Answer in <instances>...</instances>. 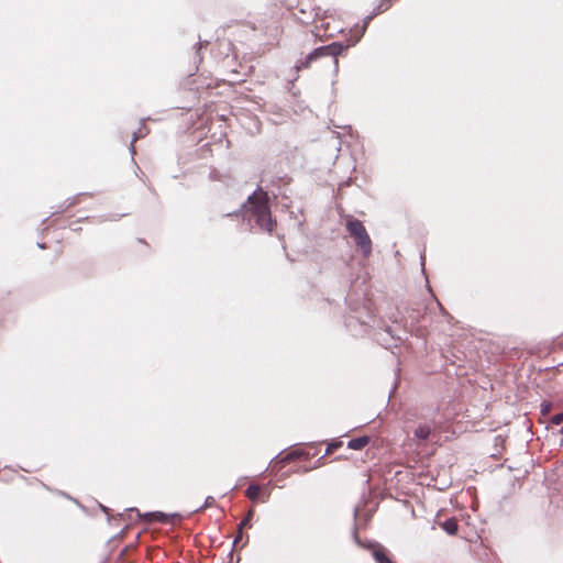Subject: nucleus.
<instances>
[{"label": "nucleus", "mask_w": 563, "mask_h": 563, "mask_svg": "<svg viewBox=\"0 0 563 563\" xmlns=\"http://www.w3.org/2000/svg\"><path fill=\"white\" fill-rule=\"evenodd\" d=\"M243 217L255 224L263 231L272 233L275 230L276 221L273 220L268 206V195L261 188L254 191L247 201L243 205Z\"/></svg>", "instance_id": "obj_1"}, {"label": "nucleus", "mask_w": 563, "mask_h": 563, "mask_svg": "<svg viewBox=\"0 0 563 563\" xmlns=\"http://www.w3.org/2000/svg\"><path fill=\"white\" fill-rule=\"evenodd\" d=\"M346 230L354 239L356 246L362 251L365 257L372 253V240L362 221L350 218L346 221Z\"/></svg>", "instance_id": "obj_2"}, {"label": "nucleus", "mask_w": 563, "mask_h": 563, "mask_svg": "<svg viewBox=\"0 0 563 563\" xmlns=\"http://www.w3.org/2000/svg\"><path fill=\"white\" fill-rule=\"evenodd\" d=\"M347 45H344L339 42H333L325 46H320L316 48L312 53H310L305 60L300 62V64L297 66V69L308 68L310 67L311 63L322 58L331 56L334 58V64L338 66V56L341 55L344 51L347 49Z\"/></svg>", "instance_id": "obj_3"}, {"label": "nucleus", "mask_w": 563, "mask_h": 563, "mask_svg": "<svg viewBox=\"0 0 563 563\" xmlns=\"http://www.w3.org/2000/svg\"><path fill=\"white\" fill-rule=\"evenodd\" d=\"M311 456L310 452L303 449H295L280 457L279 463L287 464L292 461H307Z\"/></svg>", "instance_id": "obj_4"}, {"label": "nucleus", "mask_w": 563, "mask_h": 563, "mask_svg": "<svg viewBox=\"0 0 563 563\" xmlns=\"http://www.w3.org/2000/svg\"><path fill=\"white\" fill-rule=\"evenodd\" d=\"M373 558L376 563H396L388 550H386L383 545L376 544L373 547Z\"/></svg>", "instance_id": "obj_5"}, {"label": "nucleus", "mask_w": 563, "mask_h": 563, "mask_svg": "<svg viewBox=\"0 0 563 563\" xmlns=\"http://www.w3.org/2000/svg\"><path fill=\"white\" fill-rule=\"evenodd\" d=\"M246 497L252 501H262L264 503L265 499L262 497L263 489L262 486L257 484L250 485L245 490Z\"/></svg>", "instance_id": "obj_6"}, {"label": "nucleus", "mask_w": 563, "mask_h": 563, "mask_svg": "<svg viewBox=\"0 0 563 563\" xmlns=\"http://www.w3.org/2000/svg\"><path fill=\"white\" fill-rule=\"evenodd\" d=\"M369 441L371 439L367 435L355 438L349 441L347 448L352 450H362L369 443Z\"/></svg>", "instance_id": "obj_7"}, {"label": "nucleus", "mask_w": 563, "mask_h": 563, "mask_svg": "<svg viewBox=\"0 0 563 563\" xmlns=\"http://www.w3.org/2000/svg\"><path fill=\"white\" fill-rule=\"evenodd\" d=\"M441 527L446 533L451 536H455L459 531V523L455 518L446 519L441 523Z\"/></svg>", "instance_id": "obj_8"}, {"label": "nucleus", "mask_w": 563, "mask_h": 563, "mask_svg": "<svg viewBox=\"0 0 563 563\" xmlns=\"http://www.w3.org/2000/svg\"><path fill=\"white\" fill-rule=\"evenodd\" d=\"M431 433V428L429 424H419L415 430V435L419 440H427Z\"/></svg>", "instance_id": "obj_9"}, {"label": "nucleus", "mask_w": 563, "mask_h": 563, "mask_svg": "<svg viewBox=\"0 0 563 563\" xmlns=\"http://www.w3.org/2000/svg\"><path fill=\"white\" fill-rule=\"evenodd\" d=\"M343 445L342 441L334 440L330 442L325 449L324 456L333 454L338 449Z\"/></svg>", "instance_id": "obj_10"}, {"label": "nucleus", "mask_w": 563, "mask_h": 563, "mask_svg": "<svg viewBox=\"0 0 563 563\" xmlns=\"http://www.w3.org/2000/svg\"><path fill=\"white\" fill-rule=\"evenodd\" d=\"M563 422V412L556 413L551 418V423L559 426Z\"/></svg>", "instance_id": "obj_11"}, {"label": "nucleus", "mask_w": 563, "mask_h": 563, "mask_svg": "<svg viewBox=\"0 0 563 563\" xmlns=\"http://www.w3.org/2000/svg\"><path fill=\"white\" fill-rule=\"evenodd\" d=\"M142 136H143V135H142L141 133H140V134H139V133H134L133 139H132V142H131V151H132V153H133V154L135 153V151H134V143H135L140 137H142Z\"/></svg>", "instance_id": "obj_12"}, {"label": "nucleus", "mask_w": 563, "mask_h": 563, "mask_svg": "<svg viewBox=\"0 0 563 563\" xmlns=\"http://www.w3.org/2000/svg\"><path fill=\"white\" fill-rule=\"evenodd\" d=\"M251 515H252V511H250L249 516L241 521L240 529H242L244 526H246L249 523Z\"/></svg>", "instance_id": "obj_13"}, {"label": "nucleus", "mask_w": 563, "mask_h": 563, "mask_svg": "<svg viewBox=\"0 0 563 563\" xmlns=\"http://www.w3.org/2000/svg\"><path fill=\"white\" fill-rule=\"evenodd\" d=\"M382 7H383V4H380V5H379V11H380V12H383V11H385V10H387V9H388V4H386L384 9H382Z\"/></svg>", "instance_id": "obj_14"}, {"label": "nucleus", "mask_w": 563, "mask_h": 563, "mask_svg": "<svg viewBox=\"0 0 563 563\" xmlns=\"http://www.w3.org/2000/svg\"><path fill=\"white\" fill-rule=\"evenodd\" d=\"M549 407H550V406H549V405H547V406L542 409V412H543V413H544V412H548V411H549Z\"/></svg>", "instance_id": "obj_15"}, {"label": "nucleus", "mask_w": 563, "mask_h": 563, "mask_svg": "<svg viewBox=\"0 0 563 563\" xmlns=\"http://www.w3.org/2000/svg\"><path fill=\"white\" fill-rule=\"evenodd\" d=\"M164 517V514H159L158 515V519L162 520V518Z\"/></svg>", "instance_id": "obj_16"}]
</instances>
